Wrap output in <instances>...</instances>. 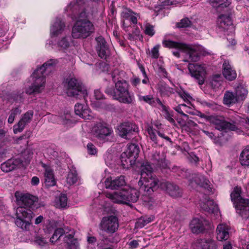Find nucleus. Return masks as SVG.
Listing matches in <instances>:
<instances>
[{
  "mask_svg": "<svg viewBox=\"0 0 249 249\" xmlns=\"http://www.w3.org/2000/svg\"><path fill=\"white\" fill-rule=\"evenodd\" d=\"M15 196L18 204L23 205L18 207L16 210L15 224L22 230H28L31 224L33 213L30 209L24 206L31 207L37 201V198L30 194H22L18 191L15 193Z\"/></svg>",
  "mask_w": 249,
  "mask_h": 249,
  "instance_id": "1",
  "label": "nucleus"
},
{
  "mask_svg": "<svg viewBox=\"0 0 249 249\" xmlns=\"http://www.w3.org/2000/svg\"><path fill=\"white\" fill-rule=\"evenodd\" d=\"M119 73L118 70H114L111 74L112 80L115 83V88L107 87L105 92L120 103L131 104L133 102L134 97L129 92L128 83L125 80L119 79L118 76Z\"/></svg>",
  "mask_w": 249,
  "mask_h": 249,
  "instance_id": "2",
  "label": "nucleus"
},
{
  "mask_svg": "<svg viewBox=\"0 0 249 249\" xmlns=\"http://www.w3.org/2000/svg\"><path fill=\"white\" fill-rule=\"evenodd\" d=\"M153 168L149 162H144L141 165V178L138 185L145 195H150L159 188V179L152 174Z\"/></svg>",
  "mask_w": 249,
  "mask_h": 249,
  "instance_id": "3",
  "label": "nucleus"
},
{
  "mask_svg": "<svg viewBox=\"0 0 249 249\" xmlns=\"http://www.w3.org/2000/svg\"><path fill=\"white\" fill-rule=\"evenodd\" d=\"M71 35L75 38H85L94 31L93 23L88 19V14L85 9H82L76 18Z\"/></svg>",
  "mask_w": 249,
  "mask_h": 249,
  "instance_id": "4",
  "label": "nucleus"
},
{
  "mask_svg": "<svg viewBox=\"0 0 249 249\" xmlns=\"http://www.w3.org/2000/svg\"><path fill=\"white\" fill-rule=\"evenodd\" d=\"M57 62L56 60L50 59L34 72L32 75L34 82L31 86L26 89L25 92L27 94L30 95L39 93L44 89L46 82L45 75L46 70L48 67L55 65Z\"/></svg>",
  "mask_w": 249,
  "mask_h": 249,
  "instance_id": "5",
  "label": "nucleus"
},
{
  "mask_svg": "<svg viewBox=\"0 0 249 249\" xmlns=\"http://www.w3.org/2000/svg\"><path fill=\"white\" fill-rule=\"evenodd\" d=\"M162 44L165 47L177 49L184 53L186 58L184 61L196 62L199 59L200 51L198 46L171 40H163Z\"/></svg>",
  "mask_w": 249,
  "mask_h": 249,
  "instance_id": "6",
  "label": "nucleus"
},
{
  "mask_svg": "<svg viewBox=\"0 0 249 249\" xmlns=\"http://www.w3.org/2000/svg\"><path fill=\"white\" fill-rule=\"evenodd\" d=\"M241 193V187L234 188L231 194V200L235 205L237 212L243 218H247L249 217V199L242 198Z\"/></svg>",
  "mask_w": 249,
  "mask_h": 249,
  "instance_id": "7",
  "label": "nucleus"
},
{
  "mask_svg": "<svg viewBox=\"0 0 249 249\" xmlns=\"http://www.w3.org/2000/svg\"><path fill=\"white\" fill-rule=\"evenodd\" d=\"M64 86L68 96L78 99L83 98L85 99L88 95L87 90L84 86L75 78L67 79Z\"/></svg>",
  "mask_w": 249,
  "mask_h": 249,
  "instance_id": "8",
  "label": "nucleus"
},
{
  "mask_svg": "<svg viewBox=\"0 0 249 249\" xmlns=\"http://www.w3.org/2000/svg\"><path fill=\"white\" fill-rule=\"evenodd\" d=\"M209 122L215 126L218 130H229L235 131L237 133L241 132L239 122L237 120H231L228 122L223 116L211 115Z\"/></svg>",
  "mask_w": 249,
  "mask_h": 249,
  "instance_id": "9",
  "label": "nucleus"
},
{
  "mask_svg": "<svg viewBox=\"0 0 249 249\" xmlns=\"http://www.w3.org/2000/svg\"><path fill=\"white\" fill-rule=\"evenodd\" d=\"M91 134L97 140L103 142L109 141L113 134L112 128L104 122H97L91 129Z\"/></svg>",
  "mask_w": 249,
  "mask_h": 249,
  "instance_id": "10",
  "label": "nucleus"
},
{
  "mask_svg": "<svg viewBox=\"0 0 249 249\" xmlns=\"http://www.w3.org/2000/svg\"><path fill=\"white\" fill-rule=\"evenodd\" d=\"M100 227L102 231L109 233H113L118 229V219L114 215L105 216L101 220Z\"/></svg>",
  "mask_w": 249,
  "mask_h": 249,
  "instance_id": "11",
  "label": "nucleus"
},
{
  "mask_svg": "<svg viewBox=\"0 0 249 249\" xmlns=\"http://www.w3.org/2000/svg\"><path fill=\"white\" fill-rule=\"evenodd\" d=\"M188 69L192 77H194L199 85L204 83L206 70L203 65L190 63Z\"/></svg>",
  "mask_w": 249,
  "mask_h": 249,
  "instance_id": "12",
  "label": "nucleus"
},
{
  "mask_svg": "<svg viewBox=\"0 0 249 249\" xmlns=\"http://www.w3.org/2000/svg\"><path fill=\"white\" fill-rule=\"evenodd\" d=\"M137 125L131 122H124L118 126V134L122 138L130 139L134 133L137 131Z\"/></svg>",
  "mask_w": 249,
  "mask_h": 249,
  "instance_id": "13",
  "label": "nucleus"
},
{
  "mask_svg": "<svg viewBox=\"0 0 249 249\" xmlns=\"http://www.w3.org/2000/svg\"><path fill=\"white\" fill-rule=\"evenodd\" d=\"M159 187L165 190L172 197H178L182 195L181 190L173 182L165 180L159 181Z\"/></svg>",
  "mask_w": 249,
  "mask_h": 249,
  "instance_id": "14",
  "label": "nucleus"
},
{
  "mask_svg": "<svg viewBox=\"0 0 249 249\" xmlns=\"http://www.w3.org/2000/svg\"><path fill=\"white\" fill-rule=\"evenodd\" d=\"M189 185L192 187L194 186V183L199 185L201 187L207 189L209 193H213L212 188L210 182L204 176L201 174H194L192 175V177L189 179Z\"/></svg>",
  "mask_w": 249,
  "mask_h": 249,
  "instance_id": "15",
  "label": "nucleus"
},
{
  "mask_svg": "<svg viewBox=\"0 0 249 249\" xmlns=\"http://www.w3.org/2000/svg\"><path fill=\"white\" fill-rule=\"evenodd\" d=\"M97 42L96 50L99 57L103 59H107L110 54L108 44L102 36L96 38Z\"/></svg>",
  "mask_w": 249,
  "mask_h": 249,
  "instance_id": "16",
  "label": "nucleus"
},
{
  "mask_svg": "<svg viewBox=\"0 0 249 249\" xmlns=\"http://www.w3.org/2000/svg\"><path fill=\"white\" fill-rule=\"evenodd\" d=\"M209 224V221L203 218H195L192 220L190 227L193 233H199L208 229Z\"/></svg>",
  "mask_w": 249,
  "mask_h": 249,
  "instance_id": "17",
  "label": "nucleus"
},
{
  "mask_svg": "<svg viewBox=\"0 0 249 249\" xmlns=\"http://www.w3.org/2000/svg\"><path fill=\"white\" fill-rule=\"evenodd\" d=\"M33 115L34 112L32 110H29L26 112L18 124L14 126V133L21 132L26 125L30 123L33 117Z\"/></svg>",
  "mask_w": 249,
  "mask_h": 249,
  "instance_id": "18",
  "label": "nucleus"
},
{
  "mask_svg": "<svg viewBox=\"0 0 249 249\" xmlns=\"http://www.w3.org/2000/svg\"><path fill=\"white\" fill-rule=\"evenodd\" d=\"M105 183L107 188L117 189L125 185L126 182L124 176H121L115 178H107L105 180Z\"/></svg>",
  "mask_w": 249,
  "mask_h": 249,
  "instance_id": "19",
  "label": "nucleus"
},
{
  "mask_svg": "<svg viewBox=\"0 0 249 249\" xmlns=\"http://www.w3.org/2000/svg\"><path fill=\"white\" fill-rule=\"evenodd\" d=\"M126 190L124 189L113 193H107V197L116 203L127 204Z\"/></svg>",
  "mask_w": 249,
  "mask_h": 249,
  "instance_id": "20",
  "label": "nucleus"
},
{
  "mask_svg": "<svg viewBox=\"0 0 249 249\" xmlns=\"http://www.w3.org/2000/svg\"><path fill=\"white\" fill-rule=\"evenodd\" d=\"M200 206L202 210L209 213H217L218 212L217 205L207 196L203 201H201Z\"/></svg>",
  "mask_w": 249,
  "mask_h": 249,
  "instance_id": "21",
  "label": "nucleus"
},
{
  "mask_svg": "<svg viewBox=\"0 0 249 249\" xmlns=\"http://www.w3.org/2000/svg\"><path fill=\"white\" fill-rule=\"evenodd\" d=\"M222 73L224 77L229 81L235 79L237 76L235 71L232 69L228 60H225L223 64Z\"/></svg>",
  "mask_w": 249,
  "mask_h": 249,
  "instance_id": "22",
  "label": "nucleus"
},
{
  "mask_svg": "<svg viewBox=\"0 0 249 249\" xmlns=\"http://www.w3.org/2000/svg\"><path fill=\"white\" fill-rule=\"evenodd\" d=\"M217 24L218 27L223 31L227 30L232 27L231 18L228 15H220L217 19Z\"/></svg>",
  "mask_w": 249,
  "mask_h": 249,
  "instance_id": "23",
  "label": "nucleus"
},
{
  "mask_svg": "<svg viewBox=\"0 0 249 249\" xmlns=\"http://www.w3.org/2000/svg\"><path fill=\"white\" fill-rule=\"evenodd\" d=\"M74 112L77 115L85 120H89L92 118L87 106L81 104H77L75 105Z\"/></svg>",
  "mask_w": 249,
  "mask_h": 249,
  "instance_id": "24",
  "label": "nucleus"
},
{
  "mask_svg": "<svg viewBox=\"0 0 249 249\" xmlns=\"http://www.w3.org/2000/svg\"><path fill=\"white\" fill-rule=\"evenodd\" d=\"M41 164L42 166L45 168L44 183L45 185L48 187L54 186L55 184V181L52 169L42 162Z\"/></svg>",
  "mask_w": 249,
  "mask_h": 249,
  "instance_id": "25",
  "label": "nucleus"
},
{
  "mask_svg": "<svg viewBox=\"0 0 249 249\" xmlns=\"http://www.w3.org/2000/svg\"><path fill=\"white\" fill-rule=\"evenodd\" d=\"M229 227L225 224L217 226L216 229L217 239L219 241L226 240L229 237Z\"/></svg>",
  "mask_w": 249,
  "mask_h": 249,
  "instance_id": "26",
  "label": "nucleus"
},
{
  "mask_svg": "<svg viewBox=\"0 0 249 249\" xmlns=\"http://www.w3.org/2000/svg\"><path fill=\"white\" fill-rule=\"evenodd\" d=\"M65 28V24L60 19H56V21L51 27L52 36H56L62 33Z\"/></svg>",
  "mask_w": 249,
  "mask_h": 249,
  "instance_id": "27",
  "label": "nucleus"
},
{
  "mask_svg": "<svg viewBox=\"0 0 249 249\" xmlns=\"http://www.w3.org/2000/svg\"><path fill=\"white\" fill-rule=\"evenodd\" d=\"M127 204L129 202L135 203L139 199V192L135 188H130L126 190Z\"/></svg>",
  "mask_w": 249,
  "mask_h": 249,
  "instance_id": "28",
  "label": "nucleus"
},
{
  "mask_svg": "<svg viewBox=\"0 0 249 249\" xmlns=\"http://www.w3.org/2000/svg\"><path fill=\"white\" fill-rule=\"evenodd\" d=\"M158 90L162 96H170L174 93V89L164 83L158 85Z\"/></svg>",
  "mask_w": 249,
  "mask_h": 249,
  "instance_id": "29",
  "label": "nucleus"
},
{
  "mask_svg": "<svg viewBox=\"0 0 249 249\" xmlns=\"http://www.w3.org/2000/svg\"><path fill=\"white\" fill-rule=\"evenodd\" d=\"M240 102L237 95L232 92L226 91L224 95L223 103L225 105H230Z\"/></svg>",
  "mask_w": 249,
  "mask_h": 249,
  "instance_id": "30",
  "label": "nucleus"
},
{
  "mask_svg": "<svg viewBox=\"0 0 249 249\" xmlns=\"http://www.w3.org/2000/svg\"><path fill=\"white\" fill-rule=\"evenodd\" d=\"M140 150L138 146L135 144H131L127 147V149L124 153L128 155L133 159L136 160L138 158Z\"/></svg>",
  "mask_w": 249,
  "mask_h": 249,
  "instance_id": "31",
  "label": "nucleus"
},
{
  "mask_svg": "<svg viewBox=\"0 0 249 249\" xmlns=\"http://www.w3.org/2000/svg\"><path fill=\"white\" fill-rule=\"evenodd\" d=\"M236 95L239 101H243L247 97L248 91L242 84H239L235 89Z\"/></svg>",
  "mask_w": 249,
  "mask_h": 249,
  "instance_id": "32",
  "label": "nucleus"
},
{
  "mask_svg": "<svg viewBox=\"0 0 249 249\" xmlns=\"http://www.w3.org/2000/svg\"><path fill=\"white\" fill-rule=\"evenodd\" d=\"M121 161L123 167L124 168H127L134 163L135 160L123 152L121 155Z\"/></svg>",
  "mask_w": 249,
  "mask_h": 249,
  "instance_id": "33",
  "label": "nucleus"
},
{
  "mask_svg": "<svg viewBox=\"0 0 249 249\" xmlns=\"http://www.w3.org/2000/svg\"><path fill=\"white\" fill-rule=\"evenodd\" d=\"M147 131L148 134V136L150 140L154 142L153 145L154 146H157L158 145H162V144H160L159 142V140H157V137L156 136V133H157V131L154 129L151 126H148L147 128Z\"/></svg>",
  "mask_w": 249,
  "mask_h": 249,
  "instance_id": "34",
  "label": "nucleus"
},
{
  "mask_svg": "<svg viewBox=\"0 0 249 249\" xmlns=\"http://www.w3.org/2000/svg\"><path fill=\"white\" fill-rule=\"evenodd\" d=\"M240 161L242 165L249 166V147L244 149L240 156Z\"/></svg>",
  "mask_w": 249,
  "mask_h": 249,
  "instance_id": "35",
  "label": "nucleus"
},
{
  "mask_svg": "<svg viewBox=\"0 0 249 249\" xmlns=\"http://www.w3.org/2000/svg\"><path fill=\"white\" fill-rule=\"evenodd\" d=\"M55 206L59 208H63L67 205V197L66 195L62 194L55 200Z\"/></svg>",
  "mask_w": 249,
  "mask_h": 249,
  "instance_id": "36",
  "label": "nucleus"
},
{
  "mask_svg": "<svg viewBox=\"0 0 249 249\" xmlns=\"http://www.w3.org/2000/svg\"><path fill=\"white\" fill-rule=\"evenodd\" d=\"M16 167V165L14 164L12 160H8L7 161L1 164V170L4 172H10L14 170Z\"/></svg>",
  "mask_w": 249,
  "mask_h": 249,
  "instance_id": "37",
  "label": "nucleus"
},
{
  "mask_svg": "<svg viewBox=\"0 0 249 249\" xmlns=\"http://www.w3.org/2000/svg\"><path fill=\"white\" fill-rule=\"evenodd\" d=\"M77 179V174L76 171L71 170L67 175L66 181L69 185H71L75 183Z\"/></svg>",
  "mask_w": 249,
  "mask_h": 249,
  "instance_id": "38",
  "label": "nucleus"
},
{
  "mask_svg": "<svg viewBox=\"0 0 249 249\" xmlns=\"http://www.w3.org/2000/svg\"><path fill=\"white\" fill-rule=\"evenodd\" d=\"M200 103L204 107H207L214 111L218 110L219 108V107L218 106V105L213 101L201 100L200 101Z\"/></svg>",
  "mask_w": 249,
  "mask_h": 249,
  "instance_id": "39",
  "label": "nucleus"
},
{
  "mask_svg": "<svg viewBox=\"0 0 249 249\" xmlns=\"http://www.w3.org/2000/svg\"><path fill=\"white\" fill-rule=\"evenodd\" d=\"M201 249H216V245L215 242L212 240H202L201 242Z\"/></svg>",
  "mask_w": 249,
  "mask_h": 249,
  "instance_id": "40",
  "label": "nucleus"
},
{
  "mask_svg": "<svg viewBox=\"0 0 249 249\" xmlns=\"http://www.w3.org/2000/svg\"><path fill=\"white\" fill-rule=\"evenodd\" d=\"M164 157V155H160V152L157 151L154 152L151 157V160L152 162V164L156 166L157 165H159V164H160V161L163 159Z\"/></svg>",
  "mask_w": 249,
  "mask_h": 249,
  "instance_id": "41",
  "label": "nucleus"
},
{
  "mask_svg": "<svg viewBox=\"0 0 249 249\" xmlns=\"http://www.w3.org/2000/svg\"><path fill=\"white\" fill-rule=\"evenodd\" d=\"M139 100L140 101H143L144 102L149 104L152 106H156V102L153 97L151 95L146 96H139Z\"/></svg>",
  "mask_w": 249,
  "mask_h": 249,
  "instance_id": "42",
  "label": "nucleus"
},
{
  "mask_svg": "<svg viewBox=\"0 0 249 249\" xmlns=\"http://www.w3.org/2000/svg\"><path fill=\"white\" fill-rule=\"evenodd\" d=\"M212 3H213V6L216 7H226L229 6L231 1L230 0H211Z\"/></svg>",
  "mask_w": 249,
  "mask_h": 249,
  "instance_id": "43",
  "label": "nucleus"
},
{
  "mask_svg": "<svg viewBox=\"0 0 249 249\" xmlns=\"http://www.w3.org/2000/svg\"><path fill=\"white\" fill-rule=\"evenodd\" d=\"M84 2V0H76L74 3H71L68 6L67 9L71 11L73 13H74L75 11L79 9V6Z\"/></svg>",
  "mask_w": 249,
  "mask_h": 249,
  "instance_id": "44",
  "label": "nucleus"
},
{
  "mask_svg": "<svg viewBox=\"0 0 249 249\" xmlns=\"http://www.w3.org/2000/svg\"><path fill=\"white\" fill-rule=\"evenodd\" d=\"M71 40L70 37H65L61 39L58 42V46L62 49H66L70 46V40Z\"/></svg>",
  "mask_w": 249,
  "mask_h": 249,
  "instance_id": "45",
  "label": "nucleus"
},
{
  "mask_svg": "<svg viewBox=\"0 0 249 249\" xmlns=\"http://www.w3.org/2000/svg\"><path fill=\"white\" fill-rule=\"evenodd\" d=\"M187 106L184 104H180L178 106H177V107H174V109L175 110H176L177 112H178L179 114H180V115H181L182 116H184V117H188L187 115H186V114H185L183 111H186V108H187Z\"/></svg>",
  "mask_w": 249,
  "mask_h": 249,
  "instance_id": "46",
  "label": "nucleus"
},
{
  "mask_svg": "<svg viewBox=\"0 0 249 249\" xmlns=\"http://www.w3.org/2000/svg\"><path fill=\"white\" fill-rule=\"evenodd\" d=\"M153 220V218L151 217H142L140 218L137 222V225L138 227L142 228L145 225L151 222Z\"/></svg>",
  "mask_w": 249,
  "mask_h": 249,
  "instance_id": "47",
  "label": "nucleus"
},
{
  "mask_svg": "<svg viewBox=\"0 0 249 249\" xmlns=\"http://www.w3.org/2000/svg\"><path fill=\"white\" fill-rule=\"evenodd\" d=\"M191 25V21L188 18H183L180 22L177 23L176 26L178 28H186Z\"/></svg>",
  "mask_w": 249,
  "mask_h": 249,
  "instance_id": "48",
  "label": "nucleus"
},
{
  "mask_svg": "<svg viewBox=\"0 0 249 249\" xmlns=\"http://www.w3.org/2000/svg\"><path fill=\"white\" fill-rule=\"evenodd\" d=\"M160 47V45H157L151 49L149 54L152 58L156 59L159 57Z\"/></svg>",
  "mask_w": 249,
  "mask_h": 249,
  "instance_id": "49",
  "label": "nucleus"
},
{
  "mask_svg": "<svg viewBox=\"0 0 249 249\" xmlns=\"http://www.w3.org/2000/svg\"><path fill=\"white\" fill-rule=\"evenodd\" d=\"M65 236L64 237V241L67 244L73 242V241H76L74 239V232L69 229V231L68 233H64Z\"/></svg>",
  "mask_w": 249,
  "mask_h": 249,
  "instance_id": "50",
  "label": "nucleus"
},
{
  "mask_svg": "<svg viewBox=\"0 0 249 249\" xmlns=\"http://www.w3.org/2000/svg\"><path fill=\"white\" fill-rule=\"evenodd\" d=\"M144 33L149 36H153L155 34L154 26L149 23H146L145 25Z\"/></svg>",
  "mask_w": 249,
  "mask_h": 249,
  "instance_id": "51",
  "label": "nucleus"
},
{
  "mask_svg": "<svg viewBox=\"0 0 249 249\" xmlns=\"http://www.w3.org/2000/svg\"><path fill=\"white\" fill-rule=\"evenodd\" d=\"M169 162L166 160L164 157L163 159L160 161V164L157 165L156 167L161 169H166L169 168Z\"/></svg>",
  "mask_w": 249,
  "mask_h": 249,
  "instance_id": "52",
  "label": "nucleus"
},
{
  "mask_svg": "<svg viewBox=\"0 0 249 249\" xmlns=\"http://www.w3.org/2000/svg\"><path fill=\"white\" fill-rule=\"evenodd\" d=\"M88 152L90 155H95L97 153V149L95 145L91 143H89L87 145Z\"/></svg>",
  "mask_w": 249,
  "mask_h": 249,
  "instance_id": "53",
  "label": "nucleus"
},
{
  "mask_svg": "<svg viewBox=\"0 0 249 249\" xmlns=\"http://www.w3.org/2000/svg\"><path fill=\"white\" fill-rule=\"evenodd\" d=\"M187 159L192 163L196 164L199 161V158L193 153H189Z\"/></svg>",
  "mask_w": 249,
  "mask_h": 249,
  "instance_id": "54",
  "label": "nucleus"
},
{
  "mask_svg": "<svg viewBox=\"0 0 249 249\" xmlns=\"http://www.w3.org/2000/svg\"><path fill=\"white\" fill-rule=\"evenodd\" d=\"M69 231L68 228L65 227L64 228H58L54 231V233L58 235V236L61 237L64 233H68Z\"/></svg>",
  "mask_w": 249,
  "mask_h": 249,
  "instance_id": "55",
  "label": "nucleus"
},
{
  "mask_svg": "<svg viewBox=\"0 0 249 249\" xmlns=\"http://www.w3.org/2000/svg\"><path fill=\"white\" fill-rule=\"evenodd\" d=\"M35 243L37 245L42 247L46 245L47 242L44 238L40 236H37L36 237Z\"/></svg>",
  "mask_w": 249,
  "mask_h": 249,
  "instance_id": "56",
  "label": "nucleus"
},
{
  "mask_svg": "<svg viewBox=\"0 0 249 249\" xmlns=\"http://www.w3.org/2000/svg\"><path fill=\"white\" fill-rule=\"evenodd\" d=\"M179 96L185 101H189L192 98L191 96L184 91L178 92Z\"/></svg>",
  "mask_w": 249,
  "mask_h": 249,
  "instance_id": "57",
  "label": "nucleus"
},
{
  "mask_svg": "<svg viewBox=\"0 0 249 249\" xmlns=\"http://www.w3.org/2000/svg\"><path fill=\"white\" fill-rule=\"evenodd\" d=\"M59 119L62 121L63 124H68L71 122L70 120V115L66 114L65 116H61Z\"/></svg>",
  "mask_w": 249,
  "mask_h": 249,
  "instance_id": "58",
  "label": "nucleus"
},
{
  "mask_svg": "<svg viewBox=\"0 0 249 249\" xmlns=\"http://www.w3.org/2000/svg\"><path fill=\"white\" fill-rule=\"evenodd\" d=\"M176 0H165L162 2V5L165 8L166 6L176 4Z\"/></svg>",
  "mask_w": 249,
  "mask_h": 249,
  "instance_id": "59",
  "label": "nucleus"
},
{
  "mask_svg": "<svg viewBox=\"0 0 249 249\" xmlns=\"http://www.w3.org/2000/svg\"><path fill=\"white\" fill-rule=\"evenodd\" d=\"M196 115L200 117L201 118L204 119L206 121L209 122L210 119L211 118V115H208L207 114H205L204 113H203L200 111H198Z\"/></svg>",
  "mask_w": 249,
  "mask_h": 249,
  "instance_id": "60",
  "label": "nucleus"
},
{
  "mask_svg": "<svg viewBox=\"0 0 249 249\" xmlns=\"http://www.w3.org/2000/svg\"><path fill=\"white\" fill-rule=\"evenodd\" d=\"M94 96L97 100H101L104 99V95L103 93L98 89L94 91Z\"/></svg>",
  "mask_w": 249,
  "mask_h": 249,
  "instance_id": "61",
  "label": "nucleus"
},
{
  "mask_svg": "<svg viewBox=\"0 0 249 249\" xmlns=\"http://www.w3.org/2000/svg\"><path fill=\"white\" fill-rule=\"evenodd\" d=\"M47 153L48 155H50L51 156L50 157L51 159L55 158L57 156V152L55 151H54L52 148H48L47 149Z\"/></svg>",
  "mask_w": 249,
  "mask_h": 249,
  "instance_id": "62",
  "label": "nucleus"
},
{
  "mask_svg": "<svg viewBox=\"0 0 249 249\" xmlns=\"http://www.w3.org/2000/svg\"><path fill=\"white\" fill-rule=\"evenodd\" d=\"M69 249H78V246L77 241H73V242L67 244Z\"/></svg>",
  "mask_w": 249,
  "mask_h": 249,
  "instance_id": "63",
  "label": "nucleus"
},
{
  "mask_svg": "<svg viewBox=\"0 0 249 249\" xmlns=\"http://www.w3.org/2000/svg\"><path fill=\"white\" fill-rule=\"evenodd\" d=\"M165 113V118L166 119L169 121L172 124H175V121L174 119L172 118V115H171L170 113L167 111V109L166 108V111Z\"/></svg>",
  "mask_w": 249,
  "mask_h": 249,
  "instance_id": "64",
  "label": "nucleus"
}]
</instances>
